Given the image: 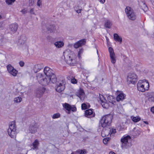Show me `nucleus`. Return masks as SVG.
Returning <instances> with one entry per match:
<instances>
[{"instance_id": "nucleus-17", "label": "nucleus", "mask_w": 154, "mask_h": 154, "mask_svg": "<svg viewBox=\"0 0 154 154\" xmlns=\"http://www.w3.org/2000/svg\"><path fill=\"white\" fill-rule=\"evenodd\" d=\"M45 89L43 87L38 88L36 91L37 97L39 98L42 97L45 92Z\"/></svg>"}, {"instance_id": "nucleus-13", "label": "nucleus", "mask_w": 154, "mask_h": 154, "mask_svg": "<svg viewBox=\"0 0 154 154\" xmlns=\"http://www.w3.org/2000/svg\"><path fill=\"white\" fill-rule=\"evenodd\" d=\"M7 68L8 72L13 76H16L18 73V71L16 70L11 65L8 64L7 66Z\"/></svg>"}, {"instance_id": "nucleus-25", "label": "nucleus", "mask_w": 154, "mask_h": 154, "mask_svg": "<svg viewBox=\"0 0 154 154\" xmlns=\"http://www.w3.org/2000/svg\"><path fill=\"white\" fill-rule=\"evenodd\" d=\"M93 109H90L86 110L85 111V115L86 116L88 117V116L92 115V116H94L95 115V113H93Z\"/></svg>"}, {"instance_id": "nucleus-1", "label": "nucleus", "mask_w": 154, "mask_h": 154, "mask_svg": "<svg viewBox=\"0 0 154 154\" xmlns=\"http://www.w3.org/2000/svg\"><path fill=\"white\" fill-rule=\"evenodd\" d=\"M112 119L113 116L111 114L103 116L100 121V127L101 126L105 130L107 128L110 129Z\"/></svg>"}, {"instance_id": "nucleus-47", "label": "nucleus", "mask_w": 154, "mask_h": 154, "mask_svg": "<svg viewBox=\"0 0 154 154\" xmlns=\"http://www.w3.org/2000/svg\"><path fill=\"white\" fill-rule=\"evenodd\" d=\"M21 12H22L23 14H25L26 13V10L25 9H23L21 11Z\"/></svg>"}, {"instance_id": "nucleus-50", "label": "nucleus", "mask_w": 154, "mask_h": 154, "mask_svg": "<svg viewBox=\"0 0 154 154\" xmlns=\"http://www.w3.org/2000/svg\"><path fill=\"white\" fill-rule=\"evenodd\" d=\"M109 154H116L114 152L112 151H110L109 152Z\"/></svg>"}, {"instance_id": "nucleus-16", "label": "nucleus", "mask_w": 154, "mask_h": 154, "mask_svg": "<svg viewBox=\"0 0 154 154\" xmlns=\"http://www.w3.org/2000/svg\"><path fill=\"white\" fill-rule=\"evenodd\" d=\"M86 39H81L77 42L75 43L73 45L74 48H77L79 47L82 46L86 43Z\"/></svg>"}, {"instance_id": "nucleus-4", "label": "nucleus", "mask_w": 154, "mask_h": 154, "mask_svg": "<svg viewBox=\"0 0 154 154\" xmlns=\"http://www.w3.org/2000/svg\"><path fill=\"white\" fill-rule=\"evenodd\" d=\"M149 87V83L146 80H140L137 84L138 90L141 92H144L148 90Z\"/></svg>"}, {"instance_id": "nucleus-12", "label": "nucleus", "mask_w": 154, "mask_h": 154, "mask_svg": "<svg viewBox=\"0 0 154 154\" xmlns=\"http://www.w3.org/2000/svg\"><path fill=\"white\" fill-rule=\"evenodd\" d=\"M65 82L62 80L60 83H57L56 86V90L58 92L60 93L63 91L65 88Z\"/></svg>"}, {"instance_id": "nucleus-14", "label": "nucleus", "mask_w": 154, "mask_h": 154, "mask_svg": "<svg viewBox=\"0 0 154 154\" xmlns=\"http://www.w3.org/2000/svg\"><path fill=\"white\" fill-rule=\"evenodd\" d=\"M109 51L111 61L112 63L114 64L116 62V55L113 49L110 47L109 48Z\"/></svg>"}, {"instance_id": "nucleus-54", "label": "nucleus", "mask_w": 154, "mask_h": 154, "mask_svg": "<svg viewBox=\"0 0 154 154\" xmlns=\"http://www.w3.org/2000/svg\"><path fill=\"white\" fill-rule=\"evenodd\" d=\"M2 18V16L0 15V19H1Z\"/></svg>"}, {"instance_id": "nucleus-56", "label": "nucleus", "mask_w": 154, "mask_h": 154, "mask_svg": "<svg viewBox=\"0 0 154 154\" xmlns=\"http://www.w3.org/2000/svg\"><path fill=\"white\" fill-rule=\"evenodd\" d=\"M3 37V36H2V38Z\"/></svg>"}, {"instance_id": "nucleus-28", "label": "nucleus", "mask_w": 154, "mask_h": 154, "mask_svg": "<svg viewBox=\"0 0 154 154\" xmlns=\"http://www.w3.org/2000/svg\"><path fill=\"white\" fill-rule=\"evenodd\" d=\"M114 38L116 41H118L120 43H121L122 41V38L120 37L117 34L115 33L114 34Z\"/></svg>"}, {"instance_id": "nucleus-11", "label": "nucleus", "mask_w": 154, "mask_h": 154, "mask_svg": "<svg viewBox=\"0 0 154 154\" xmlns=\"http://www.w3.org/2000/svg\"><path fill=\"white\" fill-rule=\"evenodd\" d=\"M99 101L102 107L106 109H108L109 106V102H107L102 95L99 94Z\"/></svg>"}, {"instance_id": "nucleus-34", "label": "nucleus", "mask_w": 154, "mask_h": 154, "mask_svg": "<svg viewBox=\"0 0 154 154\" xmlns=\"http://www.w3.org/2000/svg\"><path fill=\"white\" fill-rule=\"evenodd\" d=\"M78 7V8L77 7H75V10L78 14L80 13H81L82 9L81 8L79 7Z\"/></svg>"}, {"instance_id": "nucleus-35", "label": "nucleus", "mask_w": 154, "mask_h": 154, "mask_svg": "<svg viewBox=\"0 0 154 154\" xmlns=\"http://www.w3.org/2000/svg\"><path fill=\"white\" fill-rule=\"evenodd\" d=\"M60 117V114L59 113H57L54 114L52 117V118L53 119H55L56 118H59Z\"/></svg>"}, {"instance_id": "nucleus-3", "label": "nucleus", "mask_w": 154, "mask_h": 154, "mask_svg": "<svg viewBox=\"0 0 154 154\" xmlns=\"http://www.w3.org/2000/svg\"><path fill=\"white\" fill-rule=\"evenodd\" d=\"M44 72L47 77L49 78L51 80L52 83H54L56 82L57 81V78L52 69L46 66L44 68Z\"/></svg>"}, {"instance_id": "nucleus-8", "label": "nucleus", "mask_w": 154, "mask_h": 154, "mask_svg": "<svg viewBox=\"0 0 154 154\" xmlns=\"http://www.w3.org/2000/svg\"><path fill=\"white\" fill-rule=\"evenodd\" d=\"M127 81L128 83L129 84H134L137 81V75L133 72L129 73L128 76Z\"/></svg>"}, {"instance_id": "nucleus-48", "label": "nucleus", "mask_w": 154, "mask_h": 154, "mask_svg": "<svg viewBox=\"0 0 154 154\" xmlns=\"http://www.w3.org/2000/svg\"><path fill=\"white\" fill-rule=\"evenodd\" d=\"M150 110L151 112L154 114V106L152 107Z\"/></svg>"}, {"instance_id": "nucleus-33", "label": "nucleus", "mask_w": 154, "mask_h": 154, "mask_svg": "<svg viewBox=\"0 0 154 154\" xmlns=\"http://www.w3.org/2000/svg\"><path fill=\"white\" fill-rule=\"evenodd\" d=\"M22 98L20 97H18L14 98V100L15 102L19 103L21 101Z\"/></svg>"}, {"instance_id": "nucleus-7", "label": "nucleus", "mask_w": 154, "mask_h": 154, "mask_svg": "<svg viewBox=\"0 0 154 154\" xmlns=\"http://www.w3.org/2000/svg\"><path fill=\"white\" fill-rule=\"evenodd\" d=\"M125 13L128 18L132 20L136 19V15L134 10L130 7H127L125 10Z\"/></svg>"}, {"instance_id": "nucleus-27", "label": "nucleus", "mask_w": 154, "mask_h": 154, "mask_svg": "<svg viewBox=\"0 0 154 154\" xmlns=\"http://www.w3.org/2000/svg\"><path fill=\"white\" fill-rule=\"evenodd\" d=\"M84 92L83 90L82 89H80L76 93V95L80 99H81L82 96H83L84 94Z\"/></svg>"}, {"instance_id": "nucleus-40", "label": "nucleus", "mask_w": 154, "mask_h": 154, "mask_svg": "<svg viewBox=\"0 0 154 154\" xmlns=\"http://www.w3.org/2000/svg\"><path fill=\"white\" fill-rule=\"evenodd\" d=\"M71 82L72 83L74 84H76L77 82V80L75 78H73L71 79Z\"/></svg>"}, {"instance_id": "nucleus-20", "label": "nucleus", "mask_w": 154, "mask_h": 154, "mask_svg": "<svg viewBox=\"0 0 154 154\" xmlns=\"http://www.w3.org/2000/svg\"><path fill=\"white\" fill-rule=\"evenodd\" d=\"M125 94L121 92L116 97V100L118 101H122L125 99Z\"/></svg>"}, {"instance_id": "nucleus-32", "label": "nucleus", "mask_w": 154, "mask_h": 154, "mask_svg": "<svg viewBox=\"0 0 154 154\" xmlns=\"http://www.w3.org/2000/svg\"><path fill=\"white\" fill-rule=\"evenodd\" d=\"M64 108L67 111H70L71 109V106L67 103L64 104V106H63Z\"/></svg>"}, {"instance_id": "nucleus-26", "label": "nucleus", "mask_w": 154, "mask_h": 154, "mask_svg": "<svg viewBox=\"0 0 154 154\" xmlns=\"http://www.w3.org/2000/svg\"><path fill=\"white\" fill-rule=\"evenodd\" d=\"M54 45L57 48H60L63 46L64 43L63 41H57L54 44Z\"/></svg>"}, {"instance_id": "nucleus-22", "label": "nucleus", "mask_w": 154, "mask_h": 154, "mask_svg": "<svg viewBox=\"0 0 154 154\" xmlns=\"http://www.w3.org/2000/svg\"><path fill=\"white\" fill-rule=\"evenodd\" d=\"M46 28L50 32H54L56 31V28L54 25H49L47 26Z\"/></svg>"}, {"instance_id": "nucleus-37", "label": "nucleus", "mask_w": 154, "mask_h": 154, "mask_svg": "<svg viewBox=\"0 0 154 154\" xmlns=\"http://www.w3.org/2000/svg\"><path fill=\"white\" fill-rule=\"evenodd\" d=\"M110 138L109 137H106L104 138L103 140V143L106 144H107Z\"/></svg>"}, {"instance_id": "nucleus-31", "label": "nucleus", "mask_w": 154, "mask_h": 154, "mask_svg": "<svg viewBox=\"0 0 154 154\" xmlns=\"http://www.w3.org/2000/svg\"><path fill=\"white\" fill-rule=\"evenodd\" d=\"M149 100L151 102H154V93H151L149 95Z\"/></svg>"}, {"instance_id": "nucleus-44", "label": "nucleus", "mask_w": 154, "mask_h": 154, "mask_svg": "<svg viewBox=\"0 0 154 154\" xmlns=\"http://www.w3.org/2000/svg\"><path fill=\"white\" fill-rule=\"evenodd\" d=\"M42 5L41 2L40 0H38L37 5L39 7H40L41 5Z\"/></svg>"}, {"instance_id": "nucleus-51", "label": "nucleus", "mask_w": 154, "mask_h": 154, "mask_svg": "<svg viewBox=\"0 0 154 154\" xmlns=\"http://www.w3.org/2000/svg\"><path fill=\"white\" fill-rule=\"evenodd\" d=\"M81 55H79V53H78V57L79 58H80V57H81V56H80Z\"/></svg>"}, {"instance_id": "nucleus-24", "label": "nucleus", "mask_w": 154, "mask_h": 154, "mask_svg": "<svg viewBox=\"0 0 154 154\" xmlns=\"http://www.w3.org/2000/svg\"><path fill=\"white\" fill-rule=\"evenodd\" d=\"M112 25V22L110 20H105L104 26L106 28L110 29Z\"/></svg>"}, {"instance_id": "nucleus-49", "label": "nucleus", "mask_w": 154, "mask_h": 154, "mask_svg": "<svg viewBox=\"0 0 154 154\" xmlns=\"http://www.w3.org/2000/svg\"><path fill=\"white\" fill-rule=\"evenodd\" d=\"M100 2L102 4H103L105 1V0H99Z\"/></svg>"}, {"instance_id": "nucleus-39", "label": "nucleus", "mask_w": 154, "mask_h": 154, "mask_svg": "<svg viewBox=\"0 0 154 154\" xmlns=\"http://www.w3.org/2000/svg\"><path fill=\"white\" fill-rule=\"evenodd\" d=\"M76 108L75 106L74 105H72V106H71V110L72 112H75L76 111Z\"/></svg>"}, {"instance_id": "nucleus-55", "label": "nucleus", "mask_w": 154, "mask_h": 154, "mask_svg": "<svg viewBox=\"0 0 154 154\" xmlns=\"http://www.w3.org/2000/svg\"><path fill=\"white\" fill-rule=\"evenodd\" d=\"M153 148L154 149V145H153Z\"/></svg>"}, {"instance_id": "nucleus-6", "label": "nucleus", "mask_w": 154, "mask_h": 154, "mask_svg": "<svg viewBox=\"0 0 154 154\" xmlns=\"http://www.w3.org/2000/svg\"><path fill=\"white\" fill-rule=\"evenodd\" d=\"M8 131L9 135L11 138H14L16 137L17 134L16 126L14 122H12L10 123Z\"/></svg>"}, {"instance_id": "nucleus-42", "label": "nucleus", "mask_w": 154, "mask_h": 154, "mask_svg": "<svg viewBox=\"0 0 154 154\" xmlns=\"http://www.w3.org/2000/svg\"><path fill=\"white\" fill-rule=\"evenodd\" d=\"M86 153V152L85 150H79V154H85Z\"/></svg>"}, {"instance_id": "nucleus-21", "label": "nucleus", "mask_w": 154, "mask_h": 154, "mask_svg": "<svg viewBox=\"0 0 154 154\" xmlns=\"http://www.w3.org/2000/svg\"><path fill=\"white\" fill-rule=\"evenodd\" d=\"M18 26L16 23L12 24L10 25L9 28L10 30L13 32H16L18 29Z\"/></svg>"}, {"instance_id": "nucleus-29", "label": "nucleus", "mask_w": 154, "mask_h": 154, "mask_svg": "<svg viewBox=\"0 0 154 154\" xmlns=\"http://www.w3.org/2000/svg\"><path fill=\"white\" fill-rule=\"evenodd\" d=\"M39 142L38 140H37L36 139L32 143V146L33 147V149H38V146L39 145Z\"/></svg>"}, {"instance_id": "nucleus-15", "label": "nucleus", "mask_w": 154, "mask_h": 154, "mask_svg": "<svg viewBox=\"0 0 154 154\" xmlns=\"http://www.w3.org/2000/svg\"><path fill=\"white\" fill-rule=\"evenodd\" d=\"M38 126L37 123H35L32 124L30 125L29 128L30 132L32 134L35 133L37 131V129L38 128Z\"/></svg>"}, {"instance_id": "nucleus-30", "label": "nucleus", "mask_w": 154, "mask_h": 154, "mask_svg": "<svg viewBox=\"0 0 154 154\" xmlns=\"http://www.w3.org/2000/svg\"><path fill=\"white\" fill-rule=\"evenodd\" d=\"M131 119L132 121L134 122H137L139 121L141 119L139 116H131Z\"/></svg>"}, {"instance_id": "nucleus-2", "label": "nucleus", "mask_w": 154, "mask_h": 154, "mask_svg": "<svg viewBox=\"0 0 154 154\" xmlns=\"http://www.w3.org/2000/svg\"><path fill=\"white\" fill-rule=\"evenodd\" d=\"M73 52L69 50H67L63 52V56L66 63L71 65L74 66L76 64V60L73 57Z\"/></svg>"}, {"instance_id": "nucleus-5", "label": "nucleus", "mask_w": 154, "mask_h": 154, "mask_svg": "<svg viewBox=\"0 0 154 154\" xmlns=\"http://www.w3.org/2000/svg\"><path fill=\"white\" fill-rule=\"evenodd\" d=\"M36 77L39 83L43 86H45L48 85L51 82L52 83V80L50 79L44 77L41 73H38Z\"/></svg>"}, {"instance_id": "nucleus-9", "label": "nucleus", "mask_w": 154, "mask_h": 154, "mask_svg": "<svg viewBox=\"0 0 154 154\" xmlns=\"http://www.w3.org/2000/svg\"><path fill=\"white\" fill-rule=\"evenodd\" d=\"M116 132V129L112 128L111 126L109 128H107L105 130H103L101 132V136L103 137L107 136L109 134H114Z\"/></svg>"}, {"instance_id": "nucleus-46", "label": "nucleus", "mask_w": 154, "mask_h": 154, "mask_svg": "<svg viewBox=\"0 0 154 154\" xmlns=\"http://www.w3.org/2000/svg\"><path fill=\"white\" fill-rule=\"evenodd\" d=\"M83 49L81 48V49H80L78 53H79V55H81L83 52Z\"/></svg>"}, {"instance_id": "nucleus-10", "label": "nucleus", "mask_w": 154, "mask_h": 154, "mask_svg": "<svg viewBox=\"0 0 154 154\" xmlns=\"http://www.w3.org/2000/svg\"><path fill=\"white\" fill-rule=\"evenodd\" d=\"M131 139V137L129 135L124 136L122 137L121 139V141L122 143V147L127 148L129 146L128 145V144H129L128 140Z\"/></svg>"}, {"instance_id": "nucleus-45", "label": "nucleus", "mask_w": 154, "mask_h": 154, "mask_svg": "<svg viewBox=\"0 0 154 154\" xmlns=\"http://www.w3.org/2000/svg\"><path fill=\"white\" fill-rule=\"evenodd\" d=\"M71 154H79V150H77L76 151L73 152Z\"/></svg>"}, {"instance_id": "nucleus-57", "label": "nucleus", "mask_w": 154, "mask_h": 154, "mask_svg": "<svg viewBox=\"0 0 154 154\" xmlns=\"http://www.w3.org/2000/svg\"><path fill=\"white\" fill-rule=\"evenodd\" d=\"M97 53H98V51H97Z\"/></svg>"}, {"instance_id": "nucleus-38", "label": "nucleus", "mask_w": 154, "mask_h": 154, "mask_svg": "<svg viewBox=\"0 0 154 154\" xmlns=\"http://www.w3.org/2000/svg\"><path fill=\"white\" fill-rule=\"evenodd\" d=\"M82 109V110H85L87 109V106L85 103L82 104L81 105Z\"/></svg>"}, {"instance_id": "nucleus-23", "label": "nucleus", "mask_w": 154, "mask_h": 154, "mask_svg": "<svg viewBox=\"0 0 154 154\" xmlns=\"http://www.w3.org/2000/svg\"><path fill=\"white\" fill-rule=\"evenodd\" d=\"M140 134V131L139 129L134 128L133 131V135L134 137H136L139 136Z\"/></svg>"}, {"instance_id": "nucleus-53", "label": "nucleus", "mask_w": 154, "mask_h": 154, "mask_svg": "<svg viewBox=\"0 0 154 154\" xmlns=\"http://www.w3.org/2000/svg\"><path fill=\"white\" fill-rule=\"evenodd\" d=\"M31 3L33 2V3H34V1H33V0H31Z\"/></svg>"}, {"instance_id": "nucleus-43", "label": "nucleus", "mask_w": 154, "mask_h": 154, "mask_svg": "<svg viewBox=\"0 0 154 154\" xmlns=\"http://www.w3.org/2000/svg\"><path fill=\"white\" fill-rule=\"evenodd\" d=\"M30 13L31 14H35L34 9L33 8L31 9L30 10Z\"/></svg>"}, {"instance_id": "nucleus-36", "label": "nucleus", "mask_w": 154, "mask_h": 154, "mask_svg": "<svg viewBox=\"0 0 154 154\" xmlns=\"http://www.w3.org/2000/svg\"><path fill=\"white\" fill-rule=\"evenodd\" d=\"M15 1V0H6L5 1V2L8 5H11Z\"/></svg>"}, {"instance_id": "nucleus-19", "label": "nucleus", "mask_w": 154, "mask_h": 154, "mask_svg": "<svg viewBox=\"0 0 154 154\" xmlns=\"http://www.w3.org/2000/svg\"><path fill=\"white\" fill-rule=\"evenodd\" d=\"M26 38L24 36H21L20 38L18 41V43L20 45H23L24 46H26Z\"/></svg>"}, {"instance_id": "nucleus-52", "label": "nucleus", "mask_w": 154, "mask_h": 154, "mask_svg": "<svg viewBox=\"0 0 154 154\" xmlns=\"http://www.w3.org/2000/svg\"><path fill=\"white\" fill-rule=\"evenodd\" d=\"M144 123L146 124H148V123L147 122H146V121H144Z\"/></svg>"}, {"instance_id": "nucleus-41", "label": "nucleus", "mask_w": 154, "mask_h": 154, "mask_svg": "<svg viewBox=\"0 0 154 154\" xmlns=\"http://www.w3.org/2000/svg\"><path fill=\"white\" fill-rule=\"evenodd\" d=\"M24 62L22 61H20L19 62V64L20 66L21 67L23 66H24Z\"/></svg>"}, {"instance_id": "nucleus-18", "label": "nucleus", "mask_w": 154, "mask_h": 154, "mask_svg": "<svg viewBox=\"0 0 154 154\" xmlns=\"http://www.w3.org/2000/svg\"><path fill=\"white\" fill-rule=\"evenodd\" d=\"M44 66L42 64H38L35 65L33 67V71L36 73L43 69Z\"/></svg>"}]
</instances>
